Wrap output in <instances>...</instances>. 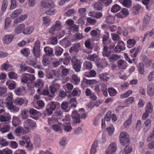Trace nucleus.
<instances>
[{
    "instance_id": "nucleus-12",
    "label": "nucleus",
    "mask_w": 154,
    "mask_h": 154,
    "mask_svg": "<svg viewBox=\"0 0 154 154\" xmlns=\"http://www.w3.org/2000/svg\"><path fill=\"white\" fill-rule=\"evenodd\" d=\"M26 126L29 128H32L36 126L35 122L30 119H27L25 122Z\"/></svg>"
},
{
    "instance_id": "nucleus-49",
    "label": "nucleus",
    "mask_w": 154,
    "mask_h": 154,
    "mask_svg": "<svg viewBox=\"0 0 154 154\" xmlns=\"http://www.w3.org/2000/svg\"><path fill=\"white\" fill-rule=\"evenodd\" d=\"M35 85L37 88H41L43 86V84L42 81L39 80L35 83Z\"/></svg>"
},
{
    "instance_id": "nucleus-38",
    "label": "nucleus",
    "mask_w": 154,
    "mask_h": 154,
    "mask_svg": "<svg viewBox=\"0 0 154 154\" xmlns=\"http://www.w3.org/2000/svg\"><path fill=\"white\" fill-rule=\"evenodd\" d=\"M8 5V1L7 0H4L2 3L1 8L2 11L5 12L7 8Z\"/></svg>"
},
{
    "instance_id": "nucleus-42",
    "label": "nucleus",
    "mask_w": 154,
    "mask_h": 154,
    "mask_svg": "<svg viewBox=\"0 0 154 154\" xmlns=\"http://www.w3.org/2000/svg\"><path fill=\"white\" fill-rule=\"evenodd\" d=\"M87 22L91 25H94L96 22V20L92 17H88L86 19Z\"/></svg>"
},
{
    "instance_id": "nucleus-2",
    "label": "nucleus",
    "mask_w": 154,
    "mask_h": 154,
    "mask_svg": "<svg viewBox=\"0 0 154 154\" xmlns=\"http://www.w3.org/2000/svg\"><path fill=\"white\" fill-rule=\"evenodd\" d=\"M40 42L39 40H36L35 42L32 49L33 55L36 58H38L40 55Z\"/></svg>"
},
{
    "instance_id": "nucleus-17",
    "label": "nucleus",
    "mask_w": 154,
    "mask_h": 154,
    "mask_svg": "<svg viewBox=\"0 0 154 154\" xmlns=\"http://www.w3.org/2000/svg\"><path fill=\"white\" fill-rule=\"evenodd\" d=\"M26 102V100L21 98H17L14 100V103L16 105L21 106L24 103Z\"/></svg>"
},
{
    "instance_id": "nucleus-30",
    "label": "nucleus",
    "mask_w": 154,
    "mask_h": 154,
    "mask_svg": "<svg viewBox=\"0 0 154 154\" xmlns=\"http://www.w3.org/2000/svg\"><path fill=\"white\" fill-rule=\"evenodd\" d=\"M121 8V7L119 5L116 4L112 6L111 11L113 13H115L119 11Z\"/></svg>"
},
{
    "instance_id": "nucleus-50",
    "label": "nucleus",
    "mask_w": 154,
    "mask_h": 154,
    "mask_svg": "<svg viewBox=\"0 0 154 154\" xmlns=\"http://www.w3.org/2000/svg\"><path fill=\"white\" fill-rule=\"evenodd\" d=\"M134 98L131 97L127 99L125 101V103L127 104H129L132 103L134 101Z\"/></svg>"
},
{
    "instance_id": "nucleus-45",
    "label": "nucleus",
    "mask_w": 154,
    "mask_h": 154,
    "mask_svg": "<svg viewBox=\"0 0 154 154\" xmlns=\"http://www.w3.org/2000/svg\"><path fill=\"white\" fill-rule=\"evenodd\" d=\"M9 144V143L8 141H5L3 138L0 137V145H1L2 147L7 146Z\"/></svg>"
},
{
    "instance_id": "nucleus-58",
    "label": "nucleus",
    "mask_w": 154,
    "mask_h": 154,
    "mask_svg": "<svg viewBox=\"0 0 154 154\" xmlns=\"http://www.w3.org/2000/svg\"><path fill=\"white\" fill-rule=\"evenodd\" d=\"M79 112L80 113L81 112H83L82 114H81L82 115L81 116V118L82 119H85L87 116V114L85 113L84 109L82 108L80 109L79 110Z\"/></svg>"
},
{
    "instance_id": "nucleus-64",
    "label": "nucleus",
    "mask_w": 154,
    "mask_h": 154,
    "mask_svg": "<svg viewBox=\"0 0 154 154\" xmlns=\"http://www.w3.org/2000/svg\"><path fill=\"white\" fill-rule=\"evenodd\" d=\"M12 153V151L8 148L3 150V154H11Z\"/></svg>"
},
{
    "instance_id": "nucleus-33",
    "label": "nucleus",
    "mask_w": 154,
    "mask_h": 154,
    "mask_svg": "<svg viewBox=\"0 0 154 154\" xmlns=\"http://www.w3.org/2000/svg\"><path fill=\"white\" fill-rule=\"evenodd\" d=\"M143 62L144 64L147 66H149L151 64V60H148V58L146 56L143 57Z\"/></svg>"
},
{
    "instance_id": "nucleus-60",
    "label": "nucleus",
    "mask_w": 154,
    "mask_h": 154,
    "mask_svg": "<svg viewBox=\"0 0 154 154\" xmlns=\"http://www.w3.org/2000/svg\"><path fill=\"white\" fill-rule=\"evenodd\" d=\"M111 112L109 111L107 113L105 117V119L107 122L109 121L110 120Z\"/></svg>"
},
{
    "instance_id": "nucleus-62",
    "label": "nucleus",
    "mask_w": 154,
    "mask_h": 154,
    "mask_svg": "<svg viewBox=\"0 0 154 154\" xmlns=\"http://www.w3.org/2000/svg\"><path fill=\"white\" fill-rule=\"evenodd\" d=\"M17 6L15 0H11V5L10 7V9L12 10L15 8Z\"/></svg>"
},
{
    "instance_id": "nucleus-46",
    "label": "nucleus",
    "mask_w": 154,
    "mask_h": 154,
    "mask_svg": "<svg viewBox=\"0 0 154 154\" xmlns=\"http://www.w3.org/2000/svg\"><path fill=\"white\" fill-rule=\"evenodd\" d=\"M72 79L75 84H78L80 82L79 78L78 77L77 75H72Z\"/></svg>"
},
{
    "instance_id": "nucleus-25",
    "label": "nucleus",
    "mask_w": 154,
    "mask_h": 154,
    "mask_svg": "<svg viewBox=\"0 0 154 154\" xmlns=\"http://www.w3.org/2000/svg\"><path fill=\"white\" fill-rule=\"evenodd\" d=\"M153 110L152 105L150 102H149L146 105L145 109V112L150 114L152 112Z\"/></svg>"
},
{
    "instance_id": "nucleus-28",
    "label": "nucleus",
    "mask_w": 154,
    "mask_h": 154,
    "mask_svg": "<svg viewBox=\"0 0 154 154\" xmlns=\"http://www.w3.org/2000/svg\"><path fill=\"white\" fill-rule=\"evenodd\" d=\"M103 5L99 2L95 3L94 5V8L96 10H101L103 8Z\"/></svg>"
},
{
    "instance_id": "nucleus-41",
    "label": "nucleus",
    "mask_w": 154,
    "mask_h": 154,
    "mask_svg": "<svg viewBox=\"0 0 154 154\" xmlns=\"http://www.w3.org/2000/svg\"><path fill=\"white\" fill-rule=\"evenodd\" d=\"M29 50L28 48H25L21 50V53L24 56L26 57L29 54Z\"/></svg>"
},
{
    "instance_id": "nucleus-26",
    "label": "nucleus",
    "mask_w": 154,
    "mask_h": 154,
    "mask_svg": "<svg viewBox=\"0 0 154 154\" xmlns=\"http://www.w3.org/2000/svg\"><path fill=\"white\" fill-rule=\"evenodd\" d=\"M63 49L59 46H56L55 48V54L57 56H60L62 53Z\"/></svg>"
},
{
    "instance_id": "nucleus-53",
    "label": "nucleus",
    "mask_w": 154,
    "mask_h": 154,
    "mask_svg": "<svg viewBox=\"0 0 154 154\" xmlns=\"http://www.w3.org/2000/svg\"><path fill=\"white\" fill-rule=\"evenodd\" d=\"M10 128L9 126L6 125L2 128L1 129H0V130L2 133L4 134L8 131L10 130Z\"/></svg>"
},
{
    "instance_id": "nucleus-29",
    "label": "nucleus",
    "mask_w": 154,
    "mask_h": 154,
    "mask_svg": "<svg viewBox=\"0 0 154 154\" xmlns=\"http://www.w3.org/2000/svg\"><path fill=\"white\" fill-rule=\"evenodd\" d=\"M109 38V35L108 32H105V34L102 36V42L103 45L105 44V42L107 41Z\"/></svg>"
},
{
    "instance_id": "nucleus-32",
    "label": "nucleus",
    "mask_w": 154,
    "mask_h": 154,
    "mask_svg": "<svg viewBox=\"0 0 154 154\" xmlns=\"http://www.w3.org/2000/svg\"><path fill=\"white\" fill-rule=\"evenodd\" d=\"M108 92L111 96H115L117 92L116 90L113 88H109L108 89Z\"/></svg>"
},
{
    "instance_id": "nucleus-16",
    "label": "nucleus",
    "mask_w": 154,
    "mask_h": 154,
    "mask_svg": "<svg viewBox=\"0 0 154 154\" xmlns=\"http://www.w3.org/2000/svg\"><path fill=\"white\" fill-rule=\"evenodd\" d=\"M44 51L46 54L49 57L54 56L53 49L51 48L45 47L44 48Z\"/></svg>"
},
{
    "instance_id": "nucleus-6",
    "label": "nucleus",
    "mask_w": 154,
    "mask_h": 154,
    "mask_svg": "<svg viewBox=\"0 0 154 154\" xmlns=\"http://www.w3.org/2000/svg\"><path fill=\"white\" fill-rule=\"evenodd\" d=\"M6 106L11 112L13 113L17 112L19 110V107L14 105L13 103L11 104L8 103Z\"/></svg>"
},
{
    "instance_id": "nucleus-13",
    "label": "nucleus",
    "mask_w": 154,
    "mask_h": 154,
    "mask_svg": "<svg viewBox=\"0 0 154 154\" xmlns=\"http://www.w3.org/2000/svg\"><path fill=\"white\" fill-rule=\"evenodd\" d=\"M25 27L24 24L22 23L18 25L15 29L14 32L15 33L19 34L23 30Z\"/></svg>"
},
{
    "instance_id": "nucleus-31",
    "label": "nucleus",
    "mask_w": 154,
    "mask_h": 154,
    "mask_svg": "<svg viewBox=\"0 0 154 154\" xmlns=\"http://www.w3.org/2000/svg\"><path fill=\"white\" fill-rule=\"evenodd\" d=\"M108 148L110 149L112 151L115 152L117 149L116 143L114 142H112L109 145Z\"/></svg>"
},
{
    "instance_id": "nucleus-10",
    "label": "nucleus",
    "mask_w": 154,
    "mask_h": 154,
    "mask_svg": "<svg viewBox=\"0 0 154 154\" xmlns=\"http://www.w3.org/2000/svg\"><path fill=\"white\" fill-rule=\"evenodd\" d=\"M80 47L81 45L79 43H75L73 44V46L70 48L69 52L71 53L73 51H74L75 53H78Z\"/></svg>"
},
{
    "instance_id": "nucleus-52",
    "label": "nucleus",
    "mask_w": 154,
    "mask_h": 154,
    "mask_svg": "<svg viewBox=\"0 0 154 154\" xmlns=\"http://www.w3.org/2000/svg\"><path fill=\"white\" fill-rule=\"evenodd\" d=\"M132 151V148L130 146H126L124 149V152L126 154L131 153Z\"/></svg>"
},
{
    "instance_id": "nucleus-36",
    "label": "nucleus",
    "mask_w": 154,
    "mask_h": 154,
    "mask_svg": "<svg viewBox=\"0 0 154 154\" xmlns=\"http://www.w3.org/2000/svg\"><path fill=\"white\" fill-rule=\"evenodd\" d=\"M11 118L9 116L1 115L0 116V121L3 122H8L10 119Z\"/></svg>"
},
{
    "instance_id": "nucleus-15",
    "label": "nucleus",
    "mask_w": 154,
    "mask_h": 154,
    "mask_svg": "<svg viewBox=\"0 0 154 154\" xmlns=\"http://www.w3.org/2000/svg\"><path fill=\"white\" fill-rule=\"evenodd\" d=\"M118 67L120 69H125L127 66V63L122 60H119L117 62Z\"/></svg>"
},
{
    "instance_id": "nucleus-39",
    "label": "nucleus",
    "mask_w": 154,
    "mask_h": 154,
    "mask_svg": "<svg viewBox=\"0 0 154 154\" xmlns=\"http://www.w3.org/2000/svg\"><path fill=\"white\" fill-rule=\"evenodd\" d=\"M122 3V5L125 7L129 8L131 6V2L130 0H124Z\"/></svg>"
},
{
    "instance_id": "nucleus-5",
    "label": "nucleus",
    "mask_w": 154,
    "mask_h": 154,
    "mask_svg": "<svg viewBox=\"0 0 154 154\" xmlns=\"http://www.w3.org/2000/svg\"><path fill=\"white\" fill-rule=\"evenodd\" d=\"M152 125V120L147 119L144 123L143 125V131L145 133L147 132L150 128Z\"/></svg>"
},
{
    "instance_id": "nucleus-59",
    "label": "nucleus",
    "mask_w": 154,
    "mask_h": 154,
    "mask_svg": "<svg viewBox=\"0 0 154 154\" xmlns=\"http://www.w3.org/2000/svg\"><path fill=\"white\" fill-rule=\"evenodd\" d=\"M102 91L103 94L106 97H107L108 95L107 90L106 88V86L105 85L103 86L102 88Z\"/></svg>"
},
{
    "instance_id": "nucleus-63",
    "label": "nucleus",
    "mask_w": 154,
    "mask_h": 154,
    "mask_svg": "<svg viewBox=\"0 0 154 154\" xmlns=\"http://www.w3.org/2000/svg\"><path fill=\"white\" fill-rule=\"evenodd\" d=\"M154 80V72H151L148 76V80L151 81Z\"/></svg>"
},
{
    "instance_id": "nucleus-9",
    "label": "nucleus",
    "mask_w": 154,
    "mask_h": 154,
    "mask_svg": "<svg viewBox=\"0 0 154 154\" xmlns=\"http://www.w3.org/2000/svg\"><path fill=\"white\" fill-rule=\"evenodd\" d=\"M80 116L77 111L72 112V118L73 122L75 123H78L80 122Z\"/></svg>"
},
{
    "instance_id": "nucleus-23",
    "label": "nucleus",
    "mask_w": 154,
    "mask_h": 154,
    "mask_svg": "<svg viewBox=\"0 0 154 154\" xmlns=\"http://www.w3.org/2000/svg\"><path fill=\"white\" fill-rule=\"evenodd\" d=\"M34 30V29L33 27L28 26L24 29L22 32L24 34L30 35L32 33Z\"/></svg>"
},
{
    "instance_id": "nucleus-43",
    "label": "nucleus",
    "mask_w": 154,
    "mask_h": 154,
    "mask_svg": "<svg viewBox=\"0 0 154 154\" xmlns=\"http://www.w3.org/2000/svg\"><path fill=\"white\" fill-rule=\"evenodd\" d=\"M114 128L112 125L106 128L108 134L110 136L112 135L114 131Z\"/></svg>"
},
{
    "instance_id": "nucleus-8",
    "label": "nucleus",
    "mask_w": 154,
    "mask_h": 154,
    "mask_svg": "<svg viewBox=\"0 0 154 154\" xmlns=\"http://www.w3.org/2000/svg\"><path fill=\"white\" fill-rule=\"evenodd\" d=\"M119 45L116 46L114 50V51L116 52H119L121 50H123L125 49V45L123 42L122 41L119 42Z\"/></svg>"
},
{
    "instance_id": "nucleus-1",
    "label": "nucleus",
    "mask_w": 154,
    "mask_h": 154,
    "mask_svg": "<svg viewBox=\"0 0 154 154\" xmlns=\"http://www.w3.org/2000/svg\"><path fill=\"white\" fill-rule=\"evenodd\" d=\"M120 141L121 145L123 146L130 143L129 137L126 132H122L120 135Z\"/></svg>"
},
{
    "instance_id": "nucleus-20",
    "label": "nucleus",
    "mask_w": 154,
    "mask_h": 154,
    "mask_svg": "<svg viewBox=\"0 0 154 154\" xmlns=\"http://www.w3.org/2000/svg\"><path fill=\"white\" fill-rule=\"evenodd\" d=\"M147 93L149 96H152L154 93V85H150L148 86Z\"/></svg>"
},
{
    "instance_id": "nucleus-44",
    "label": "nucleus",
    "mask_w": 154,
    "mask_h": 154,
    "mask_svg": "<svg viewBox=\"0 0 154 154\" xmlns=\"http://www.w3.org/2000/svg\"><path fill=\"white\" fill-rule=\"evenodd\" d=\"M11 19L9 17L6 18L5 20V29H6L11 24Z\"/></svg>"
},
{
    "instance_id": "nucleus-54",
    "label": "nucleus",
    "mask_w": 154,
    "mask_h": 154,
    "mask_svg": "<svg viewBox=\"0 0 154 154\" xmlns=\"http://www.w3.org/2000/svg\"><path fill=\"white\" fill-rule=\"evenodd\" d=\"M61 108L63 109H66L68 107V103L66 101L63 102L61 105Z\"/></svg>"
},
{
    "instance_id": "nucleus-11",
    "label": "nucleus",
    "mask_w": 154,
    "mask_h": 154,
    "mask_svg": "<svg viewBox=\"0 0 154 154\" xmlns=\"http://www.w3.org/2000/svg\"><path fill=\"white\" fill-rule=\"evenodd\" d=\"M49 105L50 108L54 111L57 110L60 107V103L57 102L51 101Z\"/></svg>"
},
{
    "instance_id": "nucleus-55",
    "label": "nucleus",
    "mask_w": 154,
    "mask_h": 154,
    "mask_svg": "<svg viewBox=\"0 0 154 154\" xmlns=\"http://www.w3.org/2000/svg\"><path fill=\"white\" fill-rule=\"evenodd\" d=\"M138 67L140 73L141 74H143L144 73V67L143 66V63H140L139 64V66Z\"/></svg>"
},
{
    "instance_id": "nucleus-37",
    "label": "nucleus",
    "mask_w": 154,
    "mask_h": 154,
    "mask_svg": "<svg viewBox=\"0 0 154 154\" xmlns=\"http://www.w3.org/2000/svg\"><path fill=\"white\" fill-rule=\"evenodd\" d=\"M128 44V47L131 48L133 47L136 44L135 40L134 39H130L128 40L127 42Z\"/></svg>"
},
{
    "instance_id": "nucleus-47",
    "label": "nucleus",
    "mask_w": 154,
    "mask_h": 154,
    "mask_svg": "<svg viewBox=\"0 0 154 154\" xmlns=\"http://www.w3.org/2000/svg\"><path fill=\"white\" fill-rule=\"evenodd\" d=\"M18 118L17 117L13 116L12 120V125L13 126L17 127L18 124Z\"/></svg>"
},
{
    "instance_id": "nucleus-48",
    "label": "nucleus",
    "mask_w": 154,
    "mask_h": 154,
    "mask_svg": "<svg viewBox=\"0 0 154 154\" xmlns=\"http://www.w3.org/2000/svg\"><path fill=\"white\" fill-rule=\"evenodd\" d=\"M150 20V18L148 15H146L144 17L143 23V26H146L148 24Z\"/></svg>"
},
{
    "instance_id": "nucleus-18",
    "label": "nucleus",
    "mask_w": 154,
    "mask_h": 154,
    "mask_svg": "<svg viewBox=\"0 0 154 154\" xmlns=\"http://www.w3.org/2000/svg\"><path fill=\"white\" fill-rule=\"evenodd\" d=\"M100 31L98 29H95L91 31L90 35L92 37H98L99 38L100 36Z\"/></svg>"
},
{
    "instance_id": "nucleus-56",
    "label": "nucleus",
    "mask_w": 154,
    "mask_h": 154,
    "mask_svg": "<svg viewBox=\"0 0 154 154\" xmlns=\"http://www.w3.org/2000/svg\"><path fill=\"white\" fill-rule=\"evenodd\" d=\"M70 69L66 68H63L61 71L62 74L64 76L67 75L69 73Z\"/></svg>"
},
{
    "instance_id": "nucleus-7",
    "label": "nucleus",
    "mask_w": 154,
    "mask_h": 154,
    "mask_svg": "<svg viewBox=\"0 0 154 154\" xmlns=\"http://www.w3.org/2000/svg\"><path fill=\"white\" fill-rule=\"evenodd\" d=\"M14 36L13 35H5L3 38V43L6 44L10 43L12 41Z\"/></svg>"
},
{
    "instance_id": "nucleus-24",
    "label": "nucleus",
    "mask_w": 154,
    "mask_h": 154,
    "mask_svg": "<svg viewBox=\"0 0 154 154\" xmlns=\"http://www.w3.org/2000/svg\"><path fill=\"white\" fill-rule=\"evenodd\" d=\"M141 7L139 5H137L134 6L131 9V12L133 14L136 15L139 13V10L141 9Z\"/></svg>"
},
{
    "instance_id": "nucleus-40",
    "label": "nucleus",
    "mask_w": 154,
    "mask_h": 154,
    "mask_svg": "<svg viewBox=\"0 0 154 154\" xmlns=\"http://www.w3.org/2000/svg\"><path fill=\"white\" fill-rule=\"evenodd\" d=\"M84 65L86 69H91L92 67V63L89 61H86L85 62Z\"/></svg>"
},
{
    "instance_id": "nucleus-57",
    "label": "nucleus",
    "mask_w": 154,
    "mask_h": 154,
    "mask_svg": "<svg viewBox=\"0 0 154 154\" xmlns=\"http://www.w3.org/2000/svg\"><path fill=\"white\" fill-rule=\"evenodd\" d=\"M55 75L54 72H51L47 73L46 76L48 79H52L54 78V76Z\"/></svg>"
},
{
    "instance_id": "nucleus-51",
    "label": "nucleus",
    "mask_w": 154,
    "mask_h": 154,
    "mask_svg": "<svg viewBox=\"0 0 154 154\" xmlns=\"http://www.w3.org/2000/svg\"><path fill=\"white\" fill-rule=\"evenodd\" d=\"M8 76L10 79H15L17 78V74L13 72H9L8 74Z\"/></svg>"
},
{
    "instance_id": "nucleus-34",
    "label": "nucleus",
    "mask_w": 154,
    "mask_h": 154,
    "mask_svg": "<svg viewBox=\"0 0 154 154\" xmlns=\"http://www.w3.org/2000/svg\"><path fill=\"white\" fill-rule=\"evenodd\" d=\"M81 67V65L80 62L74 64L73 66V69L75 70L77 72H79L80 71Z\"/></svg>"
},
{
    "instance_id": "nucleus-35",
    "label": "nucleus",
    "mask_w": 154,
    "mask_h": 154,
    "mask_svg": "<svg viewBox=\"0 0 154 154\" xmlns=\"http://www.w3.org/2000/svg\"><path fill=\"white\" fill-rule=\"evenodd\" d=\"M132 118V115L131 114L129 119L124 123V125L125 127L126 128H128V126L131 124Z\"/></svg>"
},
{
    "instance_id": "nucleus-3",
    "label": "nucleus",
    "mask_w": 154,
    "mask_h": 154,
    "mask_svg": "<svg viewBox=\"0 0 154 154\" xmlns=\"http://www.w3.org/2000/svg\"><path fill=\"white\" fill-rule=\"evenodd\" d=\"M30 139L29 137H24L23 138V140L19 141V144L21 146H23L26 143V148L28 149H30L32 147V145L30 143Z\"/></svg>"
},
{
    "instance_id": "nucleus-27",
    "label": "nucleus",
    "mask_w": 154,
    "mask_h": 154,
    "mask_svg": "<svg viewBox=\"0 0 154 154\" xmlns=\"http://www.w3.org/2000/svg\"><path fill=\"white\" fill-rule=\"evenodd\" d=\"M28 110L24 109L21 112L20 117L22 119H25L28 118Z\"/></svg>"
},
{
    "instance_id": "nucleus-4",
    "label": "nucleus",
    "mask_w": 154,
    "mask_h": 154,
    "mask_svg": "<svg viewBox=\"0 0 154 154\" xmlns=\"http://www.w3.org/2000/svg\"><path fill=\"white\" fill-rule=\"evenodd\" d=\"M41 5L42 7L45 8H52L54 6V3L51 0H43Z\"/></svg>"
},
{
    "instance_id": "nucleus-22",
    "label": "nucleus",
    "mask_w": 154,
    "mask_h": 154,
    "mask_svg": "<svg viewBox=\"0 0 154 154\" xmlns=\"http://www.w3.org/2000/svg\"><path fill=\"white\" fill-rule=\"evenodd\" d=\"M4 96L5 97H7L6 100L7 101L5 103L6 105H7L8 103H9L10 104L13 103L12 100L13 96L11 93H8L6 94Z\"/></svg>"
},
{
    "instance_id": "nucleus-61",
    "label": "nucleus",
    "mask_w": 154,
    "mask_h": 154,
    "mask_svg": "<svg viewBox=\"0 0 154 154\" xmlns=\"http://www.w3.org/2000/svg\"><path fill=\"white\" fill-rule=\"evenodd\" d=\"M112 39L114 41H118L120 38L119 36L116 34H112Z\"/></svg>"
},
{
    "instance_id": "nucleus-21",
    "label": "nucleus",
    "mask_w": 154,
    "mask_h": 154,
    "mask_svg": "<svg viewBox=\"0 0 154 154\" xmlns=\"http://www.w3.org/2000/svg\"><path fill=\"white\" fill-rule=\"evenodd\" d=\"M97 145L98 141L96 140L94 141L91 146L90 150L91 154H95Z\"/></svg>"
},
{
    "instance_id": "nucleus-19",
    "label": "nucleus",
    "mask_w": 154,
    "mask_h": 154,
    "mask_svg": "<svg viewBox=\"0 0 154 154\" xmlns=\"http://www.w3.org/2000/svg\"><path fill=\"white\" fill-rule=\"evenodd\" d=\"M22 10L19 9L14 11L11 14L10 17L13 19L17 17L22 12Z\"/></svg>"
},
{
    "instance_id": "nucleus-14",
    "label": "nucleus",
    "mask_w": 154,
    "mask_h": 154,
    "mask_svg": "<svg viewBox=\"0 0 154 154\" xmlns=\"http://www.w3.org/2000/svg\"><path fill=\"white\" fill-rule=\"evenodd\" d=\"M55 84H56L49 87V89L50 92L49 99H51L54 97L55 93L57 91V89L54 86Z\"/></svg>"
}]
</instances>
